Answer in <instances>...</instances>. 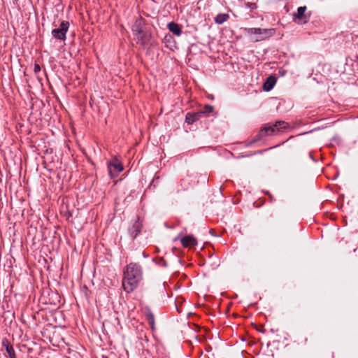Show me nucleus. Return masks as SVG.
<instances>
[{"label": "nucleus", "mask_w": 358, "mask_h": 358, "mask_svg": "<svg viewBox=\"0 0 358 358\" xmlns=\"http://www.w3.org/2000/svg\"><path fill=\"white\" fill-rule=\"evenodd\" d=\"M229 18V15L225 13H220L218 14L215 18V21L218 24H222L224 22H226Z\"/></svg>", "instance_id": "obj_12"}, {"label": "nucleus", "mask_w": 358, "mask_h": 358, "mask_svg": "<svg viewBox=\"0 0 358 358\" xmlns=\"http://www.w3.org/2000/svg\"><path fill=\"white\" fill-rule=\"evenodd\" d=\"M41 71V66L38 64H35L34 66V71L35 73H38Z\"/></svg>", "instance_id": "obj_17"}, {"label": "nucleus", "mask_w": 358, "mask_h": 358, "mask_svg": "<svg viewBox=\"0 0 358 358\" xmlns=\"http://www.w3.org/2000/svg\"><path fill=\"white\" fill-rule=\"evenodd\" d=\"M182 277H184V278H185L187 277V275L185 274H182ZM182 278V275H180V279Z\"/></svg>", "instance_id": "obj_19"}, {"label": "nucleus", "mask_w": 358, "mask_h": 358, "mask_svg": "<svg viewBox=\"0 0 358 358\" xmlns=\"http://www.w3.org/2000/svg\"><path fill=\"white\" fill-rule=\"evenodd\" d=\"M180 243L185 248H192L197 244V239L193 235H186L180 238Z\"/></svg>", "instance_id": "obj_6"}, {"label": "nucleus", "mask_w": 358, "mask_h": 358, "mask_svg": "<svg viewBox=\"0 0 358 358\" xmlns=\"http://www.w3.org/2000/svg\"><path fill=\"white\" fill-rule=\"evenodd\" d=\"M138 42L143 44L146 41V34L143 31V34L139 35V37H136Z\"/></svg>", "instance_id": "obj_16"}, {"label": "nucleus", "mask_w": 358, "mask_h": 358, "mask_svg": "<svg viewBox=\"0 0 358 358\" xmlns=\"http://www.w3.org/2000/svg\"><path fill=\"white\" fill-rule=\"evenodd\" d=\"M69 27V23L67 21L61 22L59 27L54 29L52 31V36L56 39L64 41L66 39V34Z\"/></svg>", "instance_id": "obj_3"}, {"label": "nucleus", "mask_w": 358, "mask_h": 358, "mask_svg": "<svg viewBox=\"0 0 358 358\" xmlns=\"http://www.w3.org/2000/svg\"><path fill=\"white\" fill-rule=\"evenodd\" d=\"M200 117V113H187L185 117V122L190 124L194 123L195 121L199 120Z\"/></svg>", "instance_id": "obj_10"}, {"label": "nucleus", "mask_w": 358, "mask_h": 358, "mask_svg": "<svg viewBox=\"0 0 358 358\" xmlns=\"http://www.w3.org/2000/svg\"><path fill=\"white\" fill-rule=\"evenodd\" d=\"M244 31L248 36H255L254 41L258 42L273 36L275 33V29L273 28H245Z\"/></svg>", "instance_id": "obj_2"}, {"label": "nucleus", "mask_w": 358, "mask_h": 358, "mask_svg": "<svg viewBox=\"0 0 358 358\" xmlns=\"http://www.w3.org/2000/svg\"><path fill=\"white\" fill-rule=\"evenodd\" d=\"M357 59H358V56H357Z\"/></svg>", "instance_id": "obj_21"}, {"label": "nucleus", "mask_w": 358, "mask_h": 358, "mask_svg": "<svg viewBox=\"0 0 358 358\" xmlns=\"http://www.w3.org/2000/svg\"><path fill=\"white\" fill-rule=\"evenodd\" d=\"M169 29L175 35L179 36V25L174 22L168 24Z\"/></svg>", "instance_id": "obj_13"}, {"label": "nucleus", "mask_w": 358, "mask_h": 358, "mask_svg": "<svg viewBox=\"0 0 358 358\" xmlns=\"http://www.w3.org/2000/svg\"><path fill=\"white\" fill-rule=\"evenodd\" d=\"M164 43L166 46L172 51H175L178 49V45L171 35H166L164 38Z\"/></svg>", "instance_id": "obj_8"}, {"label": "nucleus", "mask_w": 358, "mask_h": 358, "mask_svg": "<svg viewBox=\"0 0 358 358\" xmlns=\"http://www.w3.org/2000/svg\"><path fill=\"white\" fill-rule=\"evenodd\" d=\"M287 125L285 122L278 121L273 124L265 126L261 132H264L265 135L275 134L280 131V128H285Z\"/></svg>", "instance_id": "obj_4"}, {"label": "nucleus", "mask_w": 358, "mask_h": 358, "mask_svg": "<svg viewBox=\"0 0 358 358\" xmlns=\"http://www.w3.org/2000/svg\"><path fill=\"white\" fill-rule=\"evenodd\" d=\"M247 7L249 8L250 9H251V10L257 8L256 4L253 3H247Z\"/></svg>", "instance_id": "obj_18"}, {"label": "nucleus", "mask_w": 358, "mask_h": 358, "mask_svg": "<svg viewBox=\"0 0 358 358\" xmlns=\"http://www.w3.org/2000/svg\"><path fill=\"white\" fill-rule=\"evenodd\" d=\"M275 84V78L273 76H270L264 84V90L266 91H270L274 87Z\"/></svg>", "instance_id": "obj_9"}, {"label": "nucleus", "mask_w": 358, "mask_h": 358, "mask_svg": "<svg viewBox=\"0 0 358 358\" xmlns=\"http://www.w3.org/2000/svg\"><path fill=\"white\" fill-rule=\"evenodd\" d=\"M306 6H301L297 9V12L293 15L294 19L302 20L305 17V12L306 10Z\"/></svg>", "instance_id": "obj_11"}, {"label": "nucleus", "mask_w": 358, "mask_h": 358, "mask_svg": "<svg viewBox=\"0 0 358 358\" xmlns=\"http://www.w3.org/2000/svg\"><path fill=\"white\" fill-rule=\"evenodd\" d=\"M132 31L136 37H139V35L143 34V31L141 28L140 24L138 22L133 26Z\"/></svg>", "instance_id": "obj_14"}, {"label": "nucleus", "mask_w": 358, "mask_h": 358, "mask_svg": "<svg viewBox=\"0 0 358 358\" xmlns=\"http://www.w3.org/2000/svg\"><path fill=\"white\" fill-rule=\"evenodd\" d=\"M304 342H306L307 338H302Z\"/></svg>", "instance_id": "obj_20"}, {"label": "nucleus", "mask_w": 358, "mask_h": 358, "mask_svg": "<svg viewBox=\"0 0 358 358\" xmlns=\"http://www.w3.org/2000/svg\"><path fill=\"white\" fill-rule=\"evenodd\" d=\"M141 266L137 263H130L123 271L122 287L127 292L134 291L142 279Z\"/></svg>", "instance_id": "obj_1"}, {"label": "nucleus", "mask_w": 358, "mask_h": 358, "mask_svg": "<svg viewBox=\"0 0 358 358\" xmlns=\"http://www.w3.org/2000/svg\"><path fill=\"white\" fill-rule=\"evenodd\" d=\"M142 227V224L140 222L138 218H136L133 224L132 227L129 228V232L131 238H134L137 236V235L140 233Z\"/></svg>", "instance_id": "obj_7"}, {"label": "nucleus", "mask_w": 358, "mask_h": 358, "mask_svg": "<svg viewBox=\"0 0 358 358\" xmlns=\"http://www.w3.org/2000/svg\"><path fill=\"white\" fill-rule=\"evenodd\" d=\"M213 107L212 106L206 105L204 107L203 110L200 111V112H199V113H200V115H201V114H203V113H211V112H213Z\"/></svg>", "instance_id": "obj_15"}, {"label": "nucleus", "mask_w": 358, "mask_h": 358, "mask_svg": "<svg viewBox=\"0 0 358 358\" xmlns=\"http://www.w3.org/2000/svg\"><path fill=\"white\" fill-rule=\"evenodd\" d=\"M108 169L110 177L115 178L123 170V166L117 159H115L108 162Z\"/></svg>", "instance_id": "obj_5"}]
</instances>
